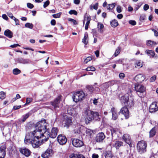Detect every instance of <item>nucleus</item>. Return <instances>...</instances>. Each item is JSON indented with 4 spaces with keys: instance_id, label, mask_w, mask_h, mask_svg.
Instances as JSON below:
<instances>
[{
    "instance_id": "obj_1",
    "label": "nucleus",
    "mask_w": 158,
    "mask_h": 158,
    "mask_svg": "<svg viewBox=\"0 0 158 158\" xmlns=\"http://www.w3.org/2000/svg\"><path fill=\"white\" fill-rule=\"evenodd\" d=\"M35 129L33 132L28 133L26 135L24 139V143L27 144H31L34 148L38 147L44 140H42L43 138L42 136L41 131Z\"/></svg>"
},
{
    "instance_id": "obj_2",
    "label": "nucleus",
    "mask_w": 158,
    "mask_h": 158,
    "mask_svg": "<svg viewBox=\"0 0 158 158\" xmlns=\"http://www.w3.org/2000/svg\"><path fill=\"white\" fill-rule=\"evenodd\" d=\"M47 123H46V120L44 119H42L41 121L37 122L35 125V128H37V129H40L42 134L43 135L42 136L43 138H42V140L45 141H47L49 137L52 138H55L58 131L57 128L53 127L50 133L47 128Z\"/></svg>"
},
{
    "instance_id": "obj_3",
    "label": "nucleus",
    "mask_w": 158,
    "mask_h": 158,
    "mask_svg": "<svg viewBox=\"0 0 158 158\" xmlns=\"http://www.w3.org/2000/svg\"><path fill=\"white\" fill-rule=\"evenodd\" d=\"M85 129L86 133L87 135H90L93 134V132L92 130L87 128H85L84 127L81 126L77 123L76 124V126H75L74 131L75 133L84 134L83 130H84Z\"/></svg>"
},
{
    "instance_id": "obj_4",
    "label": "nucleus",
    "mask_w": 158,
    "mask_h": 158,
    "mask_svg": "<svg viewBox=\"0 0 158 158\" xmlns=\"http://www.w3.org/2000/svg\"><path fill=\"white\" fill-rule=\"evenodd\" d=\"M85 94L82 91H77L73 94V101L77 102L81 101L85 98Z\"/></svg>"
},
{
    "instance_id": "obj_5",
    "label": "nucleus",
    "mask_w": 158,
    "mask_h": 158,
    "mask_svg": "<svg viewBox=\"0 0 158 158\" xmlns=\"http://www.w3.org/2000/svg\"><path fill=\"white\" fill-rule=\"evenodd\" d=\"M121 100L122 103H124L125 106H127L131 107L133 106V100L131 97L130 99L128 94L122 97Z\"/></svg>"
},
{
    "instance_id": "obj_6",
    "label": "nucleus",
    "mask_w": 158,
    "mask_h": 158,
    "mask_svg": "<svg viewBox=\"0 0 158 158\" xmlns=\"http://www.w3.org/2000/svg\"><path fill=\"white\" fill-rule=\"evenodd\" d=\"M146 143L143 140L139 142L137 144V149L138 152L140 154L146 152Z\"/></svg>"
},
{
    "instance_id": "obj_7",
    "label": "nucleus",
    "mask_w": 158,
    "mask_h": 158,
    "mask_svg": "<svg viewBox=\"0 0 158 158\" xmlns=\"http://www.w3.org/2000/svg\"><path fill=\"white\" fill-rule=\"evenodd\" d=\"M72 118L69 117L67 115H65L64 117V120L63 123L64 124V127H66L67 128L71 125L72 123Z\"/></svg>"
},
{
    "instance_id": "obj_8",
    "label": "nucleus",
    "mask_w": 158,
    "mask_h": 158,
    "mask_svg": "<svg viewBox=\"0 0 158 158\" xmlns=\"http://www.w3.org/2000/svg\"><path fill=\"white\" fill-rule=\"evenodd\" d=\"M72 140L73 145L76 147H80L83 145V142L78 139H73Z\"/></svg>"
},
{
    "instance_id": "obj_9",
    "label": "nucleus",
    "mask_w": 158,
    "mask_h": 158,
    "mask_svg": "<svg viewBox=\"0 0 158 158\" xmlns=\"http://www.w3.org/2000/svg\"><path fill=\"white\" fill-rule=\"evenodd\" d=\"M58 142L61 145H63L67 142V139L65 136L61 135H59L57 137Z\"/></svg>"
},
{
    "instance_id": "obj_10",
    "label": "nucleus",
    "mask_w": 158,
    "mask_h": 158,
    "mask_svg": "<svg viewBox=\"0 0 158 158\" xmlns=\"http://www.w3.org/2000/svg\"><path fill=\"white\" fill-rule=\"evenodd\" d=\"M135 89L137 92L143 93L145 91V88L142 85L135 84Z\"/></svg>"
},
{
    "instance_id": "obj_11",
    "label": "nucleus",
    "mask_w": 158,
    "mask_h": 158,
    "mask_svg": "<svg viewBox=\"0 0 158 158\" xmlns=\"http://www.w3.org/2000/svg\"><path fill=\"white\" fill-rule=\"evenodd\" d=\"M85 114L86 115L85 122L86 124L89 123L92 120L94 119L92 117H90L89 115V114H90L89 110H85Z\"/></svg>"
},
{
    "instance_id": "obj_12",
    "label": "nucleus",
    "mask_w": 158,
    "mask_h": 158,
    "mask_svg": "<svg viewBox=\"0 0 158 158\" xmlns=\"http://www.w3.org/2000/svg\"><path fill=\"white\" fill-rule=\"evenodd\" d=\"M145 77L143 74H140L137 75L135 77L134 80L136 82L141 83L145 80Z\"/></svg>"
},
{
    "instance_id": "obj_13",
    "label": "nucleus",
    "mask_w": 158,
    "mask_h": 158,
    "mask_svg": "<svg viewBox=\"0 0 158 158\" xmlns=\"http://www.w3.org/2000/svg\"><path fill=\"white\" fill-rule=\"evenodd\" d=\"M158 110V106L156 102L152 103L150 105L149 111L150 112H155Z\"/></svg>"
},
{
    "instance_id": "obj_14",
    "label": "nucleus",
    "mask_w": 158,
    "mask_h": 158,
    "mask_svg": "<svg viewBox=\"0 0 158 158\" xmlns=\"http://www.w3.org/2000/svg\"><path fill=\"white\" fill-rule=\"evenodd\" d=\"M120 112L124 115L126 119L129 118V112L128 109L127 107H123L120 110Z\"/></svg>"
},
{
    "instance_id": "obj_15",
    "label": "nucleus",
    "mask_w": 158,
    "mask_h": 158,
    "mask_svg": "<svg viewBox=\"0 0 158 158\" xmlns=\"http://www.w3.org/2000/svg\"><path fill=\"white\" fill-rule=\"evenodd\" d=\"M123 139L124 141L128 144L130 147H132L131 138L128 134H124L123 135Z\"/></svg>"
},
{
    "instance_id": "obj_16",
    "label": "nucleus",
    "mask_w": 158,
    "mask_h": 158,
    "mask_svg": "<svg viewBox=\"0 0 158 158\" xmlns=\"http://www.w3.org/2000/svg\"><path fill=\"white\" fill-rule=\"evenodd\" d=\"M19 151L21 153L26 157L29 156L31 153L30 150L26 148H20L19 149Z\"/></svg>"
},
{
    "instance_id": "obj_17",
    "label": "nucleus",
    "mask_w": 158,
    "mask_h": 158,
    "mask_svg": "<svg viewBox=\"0 0 158 158\" xmlns=\"http://www.w3.org/2000/svg\"><path fill=\"white\" fill-rule=\"evenodd\" d=\"M105 138L104 134L102 132L98 133L96 137V140L98 142L102 141Z\"/></svg>"
},
{
    "instance_id": "obj_18",
    "label": "nucleus",
    "mask_w": 158,
    "mask_h": 158,
    "mask_svg": "<svg viewBox=\"0 0 158 158\" xmlns=\"http://www.w3.org/2000/svg\"><path fill=\"white\" fill-rule=\"evenodd\" d=\"M89 112L94 119L98 121L100 120V116L98 112H94L91 110H89Z\"/></svg>"
},
{
    "instance_id": "obj_19",
    "label": "nucleus",
    "mask_w": 158,
    "mask_h": 158,
    "mask_svg": "<svg viewBox=\"0 0 158 158\" xmlns=\"http://www.w3.org/2000/svg\"><path fill=\"white\" fill-rule=\"evenodd\" d=\"M60 100V97H58L53 102H51V105L54 107L55 109L59 107V104Z\"/></svg>"
},
{
    "instance_id": "obj_20",
    "label": "nucleus",
    "mask_w": 158,
    "mask_h": 158,
    "mask_svg": "<svg viewBox=\"0 0 158 158\" xmlns=\"http://www.w3.org/2000/svg\"><path fill=\"white\" fill-rule=\"evenodd\" d=\"M30 115V114L29 113H28L22 116V119H19L17 121V122L19 124L21 123L24 122L26 119L28 118Z\"/></svg>"
},
{
    "instance_id": "obj_21",
    "label": "nucleus",
    "mask_w": 158,
    "mask_h": 158,
    "mask_svg": "<svg viewBox=\"0 0 158 158\" xmlns=\"http://www.w3.org/2000/svg\"><path fill=\"white\" fill-rule=\"evenodd\" d=\"M52 152V149L48 148L46 150L44 153L42 155V157L44 158H48L50 156Z\"/></svg>"
},
{
    "instance_id": "obj_22",
    "label": "nucleus",
    "mask_w": 158,
    "mask_h": 158,
    "mask_svg": "<svg viewBox=\"0 0 158 158\" xmlns=\"http://www.w3.org/2000/svg\"><path fill=\"white\" fill-rule=\"evenodd\" d=\"M6 147L2 145L0 147V158H4L6 155Z\"/></svg>"
},
{
    "instance_id": "obj_23",
    "label": "nucleus",
    "mask_w": 158,
    "mask_h": 158,
    "mask_svg": "<svg viewBox=\"0 0 158 158\" xmlns=\"http://www.w3.org/2000/svg\"><path fill=\"white\" fill-rule=\"evenodd\" d=\"M90 20L91 18L89 16H87V17H86V16H85L84 17V21H83V23L84 24V22L85 21H87V22L85 26V30L88 29Z\"/></svg>"
},
{
    "instance_id": "obj_24",
    "label": "nucleus",
    "mask_w": 158,
    "mask_h": 158,
    "mask_svg": "<svg viewBox=\"0 0 158 158\" xmlns=\"http://www.w3.org/2000/svg\"><path fill=\"white\" fill-rule=\"evenodd\" d=\"M18 62L22 64H29L31 63V61L28 59L20 58L18 59Z\"/></svg>"
},
{
    "instance_id": "obj_25",
    "label": "nucleus",
    "mask_w": 158,
    "mask_h": 158,
    "mask_svg": "<svg viewBox=\"0 0 158 158\" xmlns=\"http://www.w3.org/2000/svg\"><path fill=\"white\" fill-rule=\"evenodd\" d=\"M111 111L112 112V118L114 120H116L118 117V115L116 110L114 108H112L111 109Z\"/></svg>"
},
{
    "instance_id": "obj_26",
    "label": "nucleus",
    "mask_w": 158,
    "mask_h": 158,
    "mask_svg": "<svg viewBox=\"0 0 158 158\" xmlns=\"http://www.w3.org/2000/svg\"><path fill=\"white\" fill-rule=\"evenodd\" d=\"M104 155L105 158H112L113 156L111 151H106Z\"/></svg>"
},
{
    "instance_id": "obj_27",
    "label": "nucleus",
    "mask_w": 158,
    "mask_h": 158,
    "mask_svg": "<svg viewBox=\"0 0 158 158\" xmlns=\"http://www.w3.org/2000/svg\"><path fill=\"white\" fill-rule=\"evenodd\" d=\"M4 34L9 38H11L13 37V33L9 29H7L5 31Z\"/></svg>"
},
{
    "instance_id": "obj_28",
    "label": "nucleus",
    "mask_w": 158,
    "mask_h": 158,
    "mask_svg": "<svg viewBox=\"0 0 158 158\" xmlns=\"http://www.w3.org/2000/svg\"><path fill=\"white\" fill-rule=\"evenodd\" d=\"M123 143L119 141H117L113 145L114 147H115L117 149H118L120 147L123 145Z\"/></svg>"
},
{
    "instance_id": "obj_29",
    "label": "nucleus",
    "mask_w": 158,
    "mask_h": 158,
    "mask_svg": "<svg viewBox=\"0 0 158 158\" xmlns=\"http://www.w3.org/2000/svg\"><path fill=\"white\" fill-rule=\"evenodd\" d=\"M135 67L138 69L140 68L143 66V64L140 60H136L135 63Z\"/></svg>"
},
{
    "instance_id": "obj_30",
    "label": "nucleus",
    "mask_w": 158,
    "mask_h": 158,
    "mask_svg": "<svg viewBox=\"0 0 158 158\" xmlns=\"http://www.w3.org/2000/svg\"><path fill=\"white\" fill-rule=\"evenodd\" d=\"M88 33L86 32L85 33L83 39H82V42L85 45H86L88 43Z\"/></svg>"
},
{
    "instance_id": "obj_31",
    "label": "nucleus",
    "mask_w": 158,
    "mask_h": 158,
    "mask_svg": "<svg viewBox=\"0 0 158 158\" xmlns=\"http://www.w3.org/2000/svg\"><path fill=\"white\" fill-rule=\"evenodd\" d=\"M111 26L114 27L117 26L118 24V21L115 19L112 20L110 23Z\"/></svg>"
},
{
    "instance_id": "obj_32",
    "label": "nucleus",
    "mask_w": 158,
    "mask_h": 158,
    "mask_svg": "<svg viewBox=\"0 0 158 158\" xmlns=\"http://www.w3.org/2000/svg\"><path fill=\"white\" fill-rule=\"evenodd\" d=\"M146 44L148 46L150 47L155 46L156 44V42L151 40L147 41Z\"/></svg>"
},
{
    "instance_id": "obj_33",
    "label": "nucleus",
    "mask_w": 158,
    "mask_h": 158,
    "mask_svg": "<svg viewBox=\"0 0 158 158\" xmlns=\"http://www.w3.org/2000/svg\"><path fill=\"white\" fill-rule=\"evenodd\" d=\"M67 112L68 114L71 115H73L76 114L74 108H70L68 109Z\"/></svg>"
},
{
    "instance_id": "obj_34",
    "label": "nucleus",
    "mask_w": 158,
    "mask_h": 158,
    "mask_svg": "<svg viewBox=\"0 0 158 158\" xmlns=\"http://www.w3.org/2000/svg\"><path fill=\"white\" fill-rule=\"evenodd\" d=\"M97 27L98 29L100 30V32L102 33L103 32V30L102 29L104 27V25L102 23H98Z\"/></svg>"
},
{
    "instance_id": "obj_35",
    "label": "nucleus",
    "mask_w": 158,
    "mask_h": 158,
    "mask_svg": "<svg viewBox=\"0 0 158 158\" xmlns=\"http://www.w3.org/2000/svg\"><path fill=\"white\" fill-rule=\"evenodd\" d=\"M156 131L154 128H153L150 131V137H152L153 136L156 134Z\"/></svg>"
},
{
    "instance_id": "obj_36",
    "label": "nucleus",
    "mask_w": 158,
    "mask_h": 158,
    "mask_svg": "<svg viewBox=\"0 0 158 158\" xmlns=\"http://www.w3.org/2000/svg\"><path fill=\"white\" fill-rule=\"evenodd\" d=\"M145 52L148 55L151 56L152 57H153L155 54L154 52L152 50H146Z\"/></svg>"
},
{
    "instance_id": "obj_37",
    "label": "nucleus",
    "mask_w": 158,
    "mask_h": 158,
    "mask_svg": "<svg viewBox=\"0 0 158 158\" xmlns=\"http://www.w3.org/2000/svg\"><path fill=\"white\" fill-rule=\"evenodd\" d=\"M13 73L15 75H18L21 73V71L17 68H16L13 70Z\"/></svg>"
},
{
    "instance_id": "obj_38",
    "label": "nucleus",
    "mask_w": 158,
    "mask_h": 158,
    "mask_svg": "<svg viewBox=\"0 0 158 158\" xmlns=\"http://www.w3.org/2000/svg\"><path fill=\"white\" fill-rule=\"evenodd\" d=\"M115 3H113L112 4H108L107 6V8L108 10L113 9L115 6Z\"/></svg>"
},
{
    "instance_id": "obj_39",
    "label": "nucleus",
    "mask_w": 158,
    "mask_h": 158,
    "mask_svg": "<svg viewBox=\"0 0 158 158\" xmlns=\"http://www.w3.org/2000/svg\"><path fill=\"white\" fill-rule=\"evenodd\" d=\"M33 25L32 23H27L25 24V27L27 28L32 29L33 27Z\"/></svg>"
},
{
    "instance_id": "obj_40",
    "label": "nucleus",
    "mask_w": 158,
    "mask_h": 158,
    "mask_svg": "<svg viewBox=\"0 0 158 158\" xmlns=\"http://www.w3.org/2000/svg\"><path fill=\"white\" fill-rule=\"evenodd\" d=\"M85 70L87 71H94L95 70V68L93 66H90L88 67Z\"/></svg>"
},
{
    "instance_id": "obj_41",
    "label": "nucleus",
    "mask_w": 158,
    "mask_h": 158,
    "mask_svg": "<svg viewBox=\"0 0 158 158\" xmlns=\"http://www.w3.org/2000/svg\"><path fill=\"white\" fill-rule=\"evenodd\" d=\"M6 97V93L4 92H0V98L1 99H4Z\"/></svg>"
},
{
    "instance_id": "obj_42",
    "label": "nucleus",
    "mask_w": 158,
    "mask_h": 158,
    "mask_svg": "<svg viewBox=\"0 0 158 158\" xmlns=\"http://www.w3.org/2000/svg\"><path fill=\"white\" fill-rule=\"evenodd\" d=\"M61 13V12H59L57 14L52 15V16L55 18H59L60 17Z\"/></svg>"
},
{
    "instance_id": "obj_43",
    "label": "nucleus",
    "mask_w": 158,
    "mask_h": 158,
    "mask_svg": "<svg viewBox=\"0 0 158 158\" xmlns=\"http://www.w3.org/2000/svg\"><path fill=\"white\" fill-rule=\"evenodd\" d=\"M87 88L88 89V90L89 91L90 93H92L94 90V87L88 85L87 86Z\"/></svg>"
},
{
    "instance_id": "obj_44",
    "label": "nucleus",
    "mask_w": 158,
    "mask_h": 158,
    "mask_svg": "<svg viewBox=\"0 0 158 158\" xmlns=\"http://www.w3.org/2000/svg\"><path fill=\"white\" fill-rule=\"evenodd\" d=\"M69 13L70 15L74 14L75 15H77V13L76 10H71L69 11Z\"/></svg>"
},
{
    "instance_id": "obj_45",
    "label": "nucleus",
    "mask_w": 158,
    "mask_h": 158,
    "mask_svg": "<svg viewBox=\"0 0 158 158\" xmlns=\"http://www.w3.org/2000/svg\"><path fill=\"white\" fill-rule=\"evenodd\" d=\"M120 52V48L119 47H118V48L115 50L114 55L115 56H117L119 53Z\"/></svg>"
},
{
    "instance_id": "obj_46",
    "label": "nucleus",
    "mask_w": 158,
    "mask_h": 158,
    "mask_svg": "<svg viewBox=\"0 0 158 158\" xmlns=\"http://www.w3.org/2000/svg\"><path fill=\"white\" fill-rule=\"evenodd\" d=\"M111 82L105 83L103 84V86L106 88H108L110 85Z\"/></svg>"
},
{
    "instance_id": "obj_47",
    "label": "nucleus",
    "mask_w": 158,
    "mask_h": 158,
    "mask_svg": "<svg viewBox=\"0 0 158 158\" xmlns=\"http://www.w3.org/2000/svg\"><path fill=\"white\" fill-rule=\"evenodd\" d=\"M92 59V58L90 56H89L87 57L84 60V62L85 63H87L89 61H90Z\"/></svg>"
},
{
    "instance_id": "obj_48",
    "label": "nucleus",
    "mask_w": 158,
    "mask_h": 158,
    "mask_svg": "<svg viewBox=\"0 0 158 158\" xmlns=\"http://www.w3.org/2000/svg\"><path fill=\"white\" fill-rule=\"evenodd\" d=\"M49 3L50 2L48 0L46 1L45 2H44L43 5L44 7V8L46 7L49 4Z\"/></svg>"
},
{
    "instance_id": "obj_49",
    "label": "nucleus",
    "mask_w": 158,
    "mask_h": 158,
    "mask_svg": "<svg viewBox=\"0 0 158 158\" xmlns=\"http://www.w3.org/2000/svg\"><path fill=\"white\" fill-rule=\"evenodd\" d=\"M32 99L30 98H27L26 99V102L25 104H28L30 102H32Z\"/></svg>"
},
{
    "instance_id": "obj_50",
    "label": "nucleus",
    "mask_w": 158,
    "mask_h": 158,
    "mask_svg": "<svg viewBox=\"0 0 158 158\" xmlns=\"http://www.w3.org/2000/svg\"><path fill=\"white\" fill-rule=\"evenodd\" d=\"M77 154H72L69 156V157L70 158H77Z\"/></svg>"
},
{
    "instance_id": "obj_51",
    "label": "nucleus",
    "mask_w": 158,
    "mask_h": 158,
    "mask_svg": "<svg viewBox=\"0 0 158 158\" xmlns=\"http://www.w3.org/2000/svg\"><path fill=\"white\" fill-rule=\"evenodd\" d=\"M69 20L70 21L72 22L73 24L74 25H77L78 24L77 21L73 19L70 18L69 19Z\"/></svg>"
},
{
    "instance_id": "obj_52",
    "label": "nucleus",
    "mask_w": 158,
    "mask_h": 158,
    "mask_svg": "<svg viewBox=\"0 0 158 158\" xmlns=\"http://www.w3.org/2000/svg\"><path fill=\"white\" fill-rule=\"evenodd\" d=\"M7 15L10 17L11 19L13 20L14 19V18H15L13 16V14L10 12H8L7 13Z\"/></svg>"
},
{
    "instance_id": "obj_53",
    "label": "nucleus",
    "mask_w": 158,
    "mask_h": 158,
    "mask_svg": "<svg viewBox=\"0 0 158 158\" xmlns=\"http://www.w3.org/2000/svg\"><path fill=\"white\" fill-rule=\"evenodd\" d=\"M125 74L123 73H121L119 74V77L120 79H123L125 77Z\"/></svg>"
},
{
    "instance_id": "obj_54",
    "label": "nucleus",
    "mask_w": 158,
    "mask_h": 158,
    "mask_svg": "<svg viewBox=\"0 0 158 158\" xmlns=\"http://www.w3.org/2000/svg\"><path fill=\"white\" fill-rule=\"evenodd\" d=\"M116 10L117 12L120 13L122 12V9L121 6H118L116 8Z\"/></svg>"
},
{
    "instance_id": "obj_55",
    "label": "nucleus",
    "mask_w": 158,
    "mask_h": 158,
    "mask_svg": "<svg viewBox=\"0 0 158 158\" xmlns=\"http://www.w3.org/2000/svg\"><path fill=\"white\" fill-rule=\"evenodd\" d=\"M156 79V76L154 75L150 79V81L151 82L154 81Z\"/></svg>"
},
{
    "instance_id": "obj_56",
    "label": "nucleus",
    "mask_w": 158,
    "mask_h": 158,
    "mask_svg": "<svg viewBox=\"0 0 158 158\" xmlns=\"http://www.w3.org/2000/svg\"><path fill=\"white\" fill-rule=\"evenodd\" d=\"M27 7L30 9H32L34 7L33 5L30 3H27Z\"/></svg>"
},
{
    "instance_id": "obj_57",
    "label": "nucleus",
    "mask_w": 158,
    "mask_h": 158,
    "mask_svg": "<svg viewBox=\"0 0 158 158\" xmlns=\"http://www.w3.org/2000/svg\"><path fill=\"white\" fill-rule=\"evenodd\" d=\"M149 8V6L148 4H145L143 6V10L146 11Z\"/></svg>"
},
{
    "instance_id": "obj_58",
    "label": "nucleus",
    "mask_w": 158,
    "mask_h": 158,
    "mask_svg": "<svg viewBox=\"0 0 158 158\" xmlns=\"http://www.w3.org/2000/svg\"><path fill=\"white\" fill-rule=\"evenodd\" d=\"M129 23L132 25H135L136 24V22L134 20L129 21Z\"/></svg>"
},
{
    "instance_id": "obj_59",
    "label": "nucleus",
    "mask_w": 158,
    "mask_h": 158,
    "mask_svg": "<svg viewBox=\"0 0 158 158\" xmlns=\"http://www.w3.org/2000/svg\"><path fill=\"white\" fill-rule=\"evenodd\" d=\"M152 31L154 33V35L156 36H158V32L154 29H152Z\"/></svg>"
},
{
    "instance_id": "obj_60",
    "label": "nucleus",
    "mask_w": 158,
    "mask_h": 158,
    "mask_svg": "<svg viewBox=\"0 0 158 158\" xmlns=\"http://www.w3.org/2000/svg\"><path fill=\"white\" fill-rule=\"evenodd\" d=\"M14 19H13V20L15 21V24L16 25H19V20L18 19H17L16 18H14Z\"/></svg>"
},
{
    "instance_id": "obj_61",
    "label": "nucleus",
    "mask_w": 158,
    "mask_h": 158,
    "mask_svg": "<svg viewBox=\"0 0 158 158\" xmlns=\"http://www.w3.org/2000/svg\"><path fill=\"white\" fill-rule=\"evenodd\" d=\"M20 45L18 44H14L13 45H11L10 47L12 48H14L17 47V46H20Z\"/></svg>"
},
{
    "instance_id": "obj_62",
    "label": "nucleus",
    "mask_w": 158,
    "mask_h": 158,
    "mask_svg": "<svg viewBox=\"0 0 158 158\" xmlns=\"http://www.w3.org/2000/svg\"><path fill=\"white\" fill-rule=\"evenodd\" d=\"M98 155L97 154L94 153L92 155V158H98Z\"/></svg>"
},
{
    "instance_id": "obj_63",
    "label": "nucleus",
    "mask_w": 158,
    "mask_h": 158,
    "mask_svg": "<svg viewBox=\"0 0 158 158\" xmlns=\"http://www.w3.org/2000/svg\"><path fill=\"white\" fill-rule=\"evenodd\" d=\"M3 19L7 20L8 19V18L6 14H3L2 16Z\"/></svg>"
},
{
    "instance_id": "obj_64",
    "label": "nucleus",
    "mask_w": 158,
    "mask_h": 158,
    "mask_svg": "<svg viewBox=\"0 0 158 158\" xmlns=\"http://www.w3.org/2000/svg\"><path fill=\"white\" fill-rule=\"evenodd\" d=\"M77 158H85V157L83 155L78 154Z\"/></svg>"
}]
</instances>
